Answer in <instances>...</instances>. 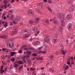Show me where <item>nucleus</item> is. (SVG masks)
<instances>
[{
    "label": "nucleus",
    "mask_w": 75,
    "mask_h": 75,
    "mask_svg": "<svg viewBox=\"0 0 75 75\" xmlns=\"http://www.w3.org/2000/svg\"><path fill=\"white\" fill-rule=\"evenodd\" d=\"M18 27L17 26H15L13 28L15 30L14 32H12L11 33H10V35H14V34H16L18 31V29H17Z\"/></svg>",
    "instance_id": "nucleus-1"
},
{
    "label": "nucleus",
    "mask_w": 75,
    "mask_h": 75,
    "mask_svg": "<svg viewBox=\"0 0 75 75\" xmlns=\"http://www.w3.org/2000/svg\"><path fill=\"white\" fill-rule=\"evenodd\" d=\"M33 31H34V32H35V33H36L38 34L40 33V32L38 31V28L35 27H33Z\"/></svg>",
    "instance_id": "nucleus-2"
},
{
    "label": "nucleus",
    "mask_w": 75,
    "mask_h": 75,
    "mask_svg": "<svg viewBox=\"0 0 75 75\" xmlns=\"http://www.w3.org/2000/svg\"><path fill=\"white\" fill-rule=\"evenodd\" d=\"M57 16L59 18L61 19L63 17V16H64V14L62 13H58L57 14Z\"/></svg>",
    "instance_id": "nucleus-3"
},
{
    "label": "nucleus",
    "mask_w": 75,
    "mask_h": 75,
    "mask_svg": "<svg viewBox=\"0 0 75 75\" xmlns=\"http://www.w3.org/2000/svg\"><path fill=\"white\" fill-rule=\"evenodd\" d=\"M14 43L13 42L9 44V47L12 49H14Z\"/></svg>",
    "instance_id": "nucleus-4"
},
{
    "label": "nucleus",
    "mask_w": 75,
    "mask_h": 75,
    "mask_svg": "<svg viewBox=\"0 0 75 75\" xmlns=\"http://www.w3.org/2000/svg\"><path fill=\"white\" fill-rule=\"evenodd\" d=\"M73 26V25L71 23H70L69 24L68 28L69 31H70V30L72 29V27Z\"/></svg>",
    "instance_id": "nucleus-5"
},
{
    "label": "nucleus",
    "mask_w": 75,
    "mask_h": 75,
    "mask_svg": "<svg viewBox=\"0 0 75 75\" xmlns=\"http://www.w3.org/2000/svg\"><path fill=\"white\" fill-rule=\"evenodd\" d=\"M21 20V17L20 16H17L16 17V21L17 22H18V21H20V20Z\"/></svg>",
    "instance_id": "nucleus-6"
},
{
    "label": "nucleus",
    "mask_w": 75,
    "mask_h": 75,
    "mask_svg": "<svg viewBox=\"0 0 75 75\" xmlns=\"http://www.w3.org/2000/svg\"><path fill=\"white\" fill-rule=\"evenodd\" d=\"M70 11H74V10H75V6H72L70 7Z\"/></svg>",
    "instance_id": "nucleus-7"
},
{
    "label": "nucleus",
    "mask_w": 75,
    "mask_h": 75,
    "mask_svg": "<svg viewBox=\"0 0 75 75\" xmlns=\"http://www.w3.org/2000/svg\"><path fill=\"white\" fill-rule=\"evenodd\" d=\"M33 14V12H32V10H29L28 11V15H31V14Z\"/></svg>",
    "instance_id": "nucleus-8"
},
{
    "label": "nucleus",
    "mask_w": 75,
    "mask_h": 75,
    "mask_svg": "<svg viewBox=\"0 0 75 75\" xmlns=\"http://www.w3.org/2000/svg\"><path fill=\"white\" fill-rule=\"evenodd\" d=\"M71 15L69 14H68L67 16L66 17V20H69V19H70V18H71Z\"/></svg>",
    "instance_id": "nucleus-9"
},
{
    "label": "nucleus",
    "mask_w": 75,
    "mask_h": 75,
    "mask_svg": "<svg viewBox=\"0 0 75 75\" xmlns=\"http://www.w3.org/2000/svg\"><path fill=\"white\" fill-rule=\"evenodd\" d=\"M2 24H4V26H5V28H6L7 27V25H8V23L7 22H2Z\"/></svg>",
    "instance_id": "nucleus-10"
},
{
    "label": "nucleus",
    "mask_w": 75,
    "mask_h": 75,
    "mask_svg": "<svg viewBox=\"0 0 75 75\" xmlns=\"http://www.w3.org/2000/svg\"><path fill=\"white\" fill-rule=\"evenodd\" d=\"M53 23L54 24H57L58 23V21L56 20L55 19L53 18Z\"/></svg>",
    "instance_id": "nucleus-11"
},
{
    "label": "nucleus",
    "mask_w": 75,
    "mask_h": 75,
    "mask_svg": "<svg viewBox=\"0 0 75 75\" xmlns=\"http://www.w3.org/2000/svg\"><path fill=\"white\" fill-rule=\"evenodd\" d=\"M3 65H2L1 66V74H3V72H4V70H3Z\"/></svg>",
    "instance_id": "nucleus-12"
},
{
    "label": "nucleus",
    "mask_w": 75,
    "mask_h": 75,
    "mask_svg": "<svg viewBox=\"0 0 75 75\" xmlns=\"http://www.w3.org/2000/svg\"><path fill=\"white\" fill-rule=\"evenodd\" d=\"M62 30H63V27L62 26L59 27L58 28V31H62Z\"/></svg>",
    "instance_id": "nucleus-13"
},
{
    "label": "nucleus",
    "mask_w": 75,
    "mask_h": 75,
    "mask_svg": "<svg viewBox=\"0 0 75 75\" xmlns=\"http://www.w3.org/2000/svg\"><path fill=\"white\" fill-rule=\"evenodd\" d=\"M14 16L11 15L10 18H9V20H10V21H12V20L14 19Z\"/></svg>",
    "instance_id": "nucleus-14"
},
{
    "label": "nucleus",
    "mask_w": 75,
    "mask_h": 75,
    "mask_svg": "<svg viewBox=\"0 0 75 75\" xmlns=\"http://www.w3.org/2000/svg\"><path fill=\"white\" fill-rule=\"evenodd\" d=\"M31 35L30 34H27L26 35H23V37L25 38V37L26 38V37H29Z\"/></svg>",
    "instance_id": "nucleus-15"
},
{
    "label": "nucleus",
    "mask_w": 75,
    "mask_h": 75,
    "mask_svg": "<svg viewBox=\"0 0 75 75\" xmlns=\"http://www.w3.org/2000/svg\"><path fill=\"white\" fill-rule=\"evenodd\" d=\"M38 54H41V53H43V54H46V52H44V51H40L39 52H38Z\"/></svg>",
    "instance_id": "nucleus-16"
},
{
    "label": "nucleus",
    "mask_w": 75,
    "mask_h": 75,
    "mask_svg": "<svg viewBox=\"0 0 75 75\" xmlns=\"http://www.w3.org/2000/svg\"><path fill=\"white\" fill-rule=\"evenodd\" d=\"M45 24H46V25H48V24H49V22H48V20H46L45 21Z\"/></svg>",
    "instance_id": "nucleus-17"
},
{
    "label": "nucleus",
    "mask_w": 75,
    "mask_h": 75,
    "mask_svg": "<svg viewBox=\"0 0 75 75\" xmlns=\"http://www.w3.org/2000/svg\"><path fill=\"white\" fill-rule=\"evenodd\" d=\"M2 50H3L4 51V52H7L8 49L6 48H3L2 49Z\"/></svg>",
    "instance_id": "nucleus-18"
},
{
    "label": "nucleus",
    "mask_w": 75,
    "mask_h": 75,
    "mask_svg": "<svg viewBox=\"0 0 75 75\" xmlns=\"http://www.w3.org/2000/svg\"><path fill=\"white\" fill-rule=\"evenodd\" d=\"M47 10H49V11H50V12H51V13H52V10H51V8H50V7L49 6H48L47 7Z\"/></svg>",
    "instance_id": "nucleus-19"
},
{
    "label": "nucleus",
    "mask_w": 75,
    "mask_h": 75,
    "mask_svg": "<svg viewBox=\"0 0 75 75\" xmlns=\"http://www.w3.org/2000/svg\"><path fill=\"white\" fill-rule=\"evenodd\" d=\"M61 24L62 26H64L65 25V22H64V21H61Z\"/></svg>",
    "instance_id": "nucleus-20"
},
{
    "label": "nucleus",
    "mask_w": 75,
    "mask_h": 75,
    "mask_svg": "<svg viewBox=\"0 0 75 75\" xmlns=\"http://www.w3.org/2000/svg\"><path fill=\"white\" fill-rule=\"evenodd\" d=\"M26 52L27 54H28V55H29V56H30V54H31V52L30 51H27Z\"/></svg>",
    "instance_id": "nucleus-21"
},
{
    "label": "nucleus",
    "mask_w": 75,
    "mask_h": 75,
    "mask_svg": "<svg viewBox=\"0 0 75 75\" xmlns=\"http://www.w3.org/2000/svg\"><path fill=\"white\" fill-rule=\"evenodd\" d=\"M29 23L30 24H33V21L32 20H30L29 21Z\"/></svg>",
    "instance_id": "nucleus-22"
},
{
    "label": "nucleus",
    "mask_w": 75,
    "mask_h": 75,
    "mask_svg": "<svg viewBox=\"0 0 75 75\" xmlns=\"http://www.w3.org/2000/svg\"><path fill=\"white\" fill-rule=\"evenodd\" d=\"M16 52H12L11 53V56H14V55L15 54Z\"/></svg>",
    "instance_id": "nucleus-23"
},
{
    "label": "nucleus",
    "mask_w": 75,
    "mask_h": 75,
    "mask_svg": "<svg viewBox=\"0 0 75 75\" xmlns=\"http://www.w3.org/2000/svg\"><path fill=\"white\" fill-rule=\"evenodd\" d=\"M49 71L52 73L54 72H55V70L54 69H49Z\"/></svg>",
    "instance_id": "nucleus-24"
},
{
    "label": "nucleus",
    "mask_w": 75,
    "mask_h": 75,
    "mask_svg": "<svg viewBox=\"0 0 75 75\" xmlns=\"http://www.w3.org/2000/svg\"><path fill=\"white\" fill-rule=\"evenodd\" d=\"M32 56L33 57H37V54L36 53H33L32 54Z\"/></svg>",
    "instance_id": "nucleus-25"
},
{
    "label": "nucleus",
    "mask_w": 75,
    "mask_h": 75,
    "mask_svg": "<svg viewBox=\"0 0 75 75\" xmlns=\"http://www.w3.org/2000/svg\"><path fill=\"white\" fill-rule=\"evenodd\" d=\"M27 61L28 62V64H29V65H31V61L29 60H28Z\"/></svg>",
    "instance_id": "nucleus-26"
},
{
    "label": "nucleus",
    "mask_w": 75,
    "mask_h": 75,
    "mask_svg": "<svg viewBox=\"0 0 75 75\" xmlns=\"http://www.w3.org/2000/svg\"><path fill=\"white\" fill-rule=\"evenodd\" d=\"M7 37V36L6 35H3L2 37H1L0 38H6Z\"/></svg>",
    "instance_id": "nucleus-27"
},
{
    "label": "nucleus",
    "mask_w": 75,
    "mask_h": 75,
    "mask_svg": "<svg viewBox=\"0 0 75 75\" xmlns=\"http://www.w3.org/2000/svg\"><path fill=\"white\" fill-rule=\"evenodd\" d=\"M15 2V0H11V1L10 2V3L13 4Z\"/></svg>",
    "instance_id": "nucleus-28"
},
{
    "label": "nucleus",
    "mask_w": 75,
    "mask_h": 75,
    "mask_svg": "<svg viewBox=\"0 0 75 75\" xmlns=\"http://www.w3.org/2000/svg\"><path fill=\"white\" fill-rule=\"evenodd\" d=\"M19 63L20 64H21V65H22V64H24V63L23 62V61H19Z\"/></svg>",
    "instance_id": "nucleus-29"
},
{
    "label": "nucleus",
    "mask_w": 75,
    "mask_h": 75,
    "mask_svg": "<svg viewBox=\"0 0 75 75\" xmlns=\"http://www.w3.org/2000/svg\"><path fill=\"white\" fill-rule=\"evenodd\" d=\"M52 40H53V42H54V43H55V42H57V39H53L52 38Z\"/></svg>",
    "instance_id": "nucleus-30"
},
{
    "label": "nucleus",
    "mask_w": 75,
    "mask_h": 75,
    "mask_svg": "<svg viewBox=\"0 0 75 75\" xmlns=\"http://www.w3.org/2000/svg\"><path fill=\"white\" fill-rule=\"evenodd\" d=\"M22 32V33H27V29L23 30Z\"/></svg>",
    "instance_id": "nucleus-31"
},
{
    "label": "nucleus",
    "mask_w": 75,
    "mask_h": 75,
    "mask_svg": "<svg viewBox=\"0 0 75 75\" xmlns=\"http://www.w3.org/2000/svg\"><path fill=\"white\" fill-rule=\"evenodd\" d=\"M15 39L13 38H11L10 40V41H14Z\"/></svg>",
    "instance_id": "nucleus-32"
},
{
    "label": "nucleus",
    "mask_w": 75,
    "mask_h": 75,
    "mask_svg": "<svg viewBox=\"0 0 75 75\" xmlns=\"http://www.w3.org/2000/svg\"><path fill=\"white\" fill-rule=\"evenodd\" d=\"M45 42H47L48 41H49V39H48V38H46L45 40Z\"/></svg>",
    "instance_id": "nucleus-33"
},
{
    "label": "nucleus",
    "mask_w": 75,
    "mask_h": 75,
    "mask_svg": "<svg viewBox=\"0 0 75 75\" xmlns=\"http://www.w3.org/2000/svg\"><path fill=\"white\" fill-rule=\"evenodd\" d=\"M62 52L63 55H65V54H66V52H64V50H62Z\"/></svg>",
    "instance_id": "nucleus-34"
},
{
    "label": "nucleus",
    "mask_w": 75,
    "mask_h": 75,
    "mask_svg": "<svg viewBox=\"0 0 75 75\" xmlns=\"http://www.w3.org/2000/svg\"><path fill=\"white\" fill-rule=\"evenodd\" d=\"M4 4L5 5H7V3H8L7 0H5V1H4Z\"/></svg>",
    "instance_id": "nucleus-35"
},
{
    "label": "nucleus",
    "mask_w": 75,
    "mask_h": 75,
    "mask_svg": "<svg viewBox=\"0 0 75 75\" xmlns=\"http://www.w3.org/2000/svg\"><path fill=\"white\" fill-rule=\"evenodd\" d=\"M24 47H23V46H22L20 48V50H24Z\"/></svg>",
    "instance_id": "nucleus-36"
},
{
    "label": "nucleus",
    "mask_w": 75,
    "mask_h": 75,
    "mask_svg": "<svg viewBox=\"0 0 75 75\" xmlns=\"http://www.w3.org/2000/svg\"><path fill=\"white\" fill-rule=\"evenodd\" d=\"M14 65H15V67H18V64H17L16 63H15Z\"/></svg>",
    "instance_id": "nucleus-37"
},
{
    "label": "nucleus",
    "mask_w": 75,
    "mask_h": 75,
    "mask_svg": "<svg viewBox=\"0 0 75 75\" xmlns=\"http://www.w3.org/2000/svg\"><path fill=\"white\" fill-rule=\"evenodd\" d=\"M16 60V59L14 57H13L12 59V62H14Z\"/></svg>",
    "instance_id": "nucleus-38"
},
{
    "label": "nucleus",
    "mask_w": 75,
    "mask_h": 75,
    "mask_svg": "<svg viewBox=\"0 0 75 75\" xmlns=\"http://www.w3.org/2000/svg\"><path fill=\"white\" fill-rule=\"evenodd\" d=\"M27 33H30L31 32V30H30L26 29Z\"/></svg>",
    "instance_id": "nucleus-39"
},
{
    "label": "nucleus",
    "mask_w": 75,
    "mask_h": 75,
    "mask_svg": "<svg viewBox=\"0 0 75 75\" xmlns=\"http://www.w3.org/2000/svg\"><path fill=\"white\" fill-rule=\"evenodd\" d=\"M23 66H21L19 68V70H21V69L23 68Z\"/></svg>",
    "instance_id": "nucleus-40"
},
{
    "label": "nucleus",
    "mask_w": 75,
    "mask_h": 75,
    "mask_svg": "<svg viewBox=\"0 0 75 75\" xmlns=\"http://www.w3.org/2000/svg\"><path fill=\"white\" fill-rule=\"evenodd\" d=\"M13 24H14V25H16V24H17V22H15V21H13Z\"/></svg>",
    "instance_id": "nucleus-41"
},
{
    "label": "nucleus",
    "mask_w": 75,
    "mask_h": 75,
    "mask_svg": "<svg viewBox=\"0 0 75 75\" xmlns=\"http://www.w3.org/2000/svg\"><path fill=\"white\" fill-rule=\"evenodd\" d=\"M6 14L5 13L3 14H2V17H4V16H6Z\"/></svg>",
    "instance_id": "nucleus-42"
},
{
    "label": "nucleus",
    "mask_w": 75,
    "mask_h": 75,
    "mask_svg": "<svg viewBox=\"0 0 75 75\" xmlns=\"http://www.w3.org/2000/svg\"><path fill=\"white\" fill-rule=\"evenodd\" d=\"M50 37V36L48 35H46L45 36V38H49Z\"/></svg>",
    "instance_id": "nucleus-43"
},
{
    "label": "nucleus",
    "mask_w": 75,
    "mask_h": 75,
    "mask_svg": "<svg viewBox=\"0 0 75 75\" xmlns=\"http://www.w3.org/2000/svg\"><path fill=\"white\" fill-rule=\"evenodd\" d=\"M36 11H37V12H38L39 13H41V12L38 9L36 10Z\"/></svg>",
    "instance_id": "nucleus-44"
},
{
    "label": "nucleus",
    "mask_w": 75,
    "mask_h": 75,
    "mask_svg": "<svg viewBox=\"0 0 75 75\" xmlns=\"http://www.w3.org/2000/svg\"><path fill=\"white\" fill-rule=\"evenodd\" d=\"M50 59H52L53 57H54V56L53 55H50Z\"/></svg>",
    "instance_id": "nucleus-45"
},
{
    "label": "nucleus",
    "mask_w": 75,
    "mask_h": 75,
    "mask_svg": "<svg viewBox=\"0 0 75 75\" xmlns=\"http://www.w3.org/2000/svg\"><path fill=\"white\" fill-rule=\"evenodd\" d=\"M22 60H24V59H25V56H24V57H23L22 58Z\"/></svg>",
    "instance_id": "nucleus-46"
},
{
    "label": "nucleus",
    "mask_w": 75,
    "mask_h": 75,
    "mask_svg": "<svg viewBox=\"0 0 75 75\" xmlns=\"http://www.w3.org/2000/svg\"><path fill=\"white\" fill-rule=\"evenodd\" d=\"M33 45H34L35 46V45H37V43L36 42L33 43Z\"/></svg>",
    "instance_id": "nucleus-47"
},
{
    "label": "nucleus",
    "mask_w": 75,
    "mask_h": 75,
    "mask_svg": "<svg viewBox=\"0 0 75 75\" xmlns=\"http://www.w3.org/2000/svg\"><path fill=\"white\" fill-rule=\"evenodd\" d=\"M10 25H13V22H10Z\"/></svg>",
    "instance_id": "nucleus-48"
},
{
    "label": "nucleus",
    "mask_w": 75,
    "mask_h": 75,
    "mask_svg": "<svg viewBox=\"0 0 75 75\" xmlns=\"http://www.w3.org/2000/svg\"><path fill=\"white\" fill-rule=\"evenodd\" d=\"M30 56H29V55H27L26 56H25V58H29V57H30Z\"/></svg>",
    "instance_id": "nucleus-49"
},
{
    "label": "nucleus",
    "mask_w": 75,
    "mask_h": 75,
    "mask_svg": "<svg viewBox=\"0 0 75 75\" xmlns=\"http://www.w3.org/2000/svg\"><path fill=\"white\" fill-rule=\"evenodd\" d=\"M61 49H63V48L64 47H63V45H62V44L61 45Z\"/></svg>",
    "instance_id": "nucleus-50"
},
{
    "label": "nucleus",
    "mask_w": 75,
    "mask_h": 75,
    "mask_svg": "<svg viewBox=\"0 0 75 75\" xmlns=\"http://www.w3.org/2000/svg\"><path fill=\"white\" fill-rule=\"evenodd\" d=\"M36 42V43L37 45H38V44H39L40 43V42L39 41Z\"/></svg>",
    "instance_id": "nucleus-51"
},
{
    "label": "nucleus",
    "mask_w": 75,
    "mask_h": 75,
    "mask_svg": "<svg viewBox=\"0 0 75 75\" xmlns=\"http://www.w3.org/2000/svg\"><path fill=\"white\" fill-rule=\"evenodd\" d=\"M36 21H40V18H36Z\"/></svg>",
    "instance_id": "nucleus-52"
},
{
    "label": "nucleus",
    "mask_w": 75,
    "mask_h": 75,
    "mask_svg": "<svg viewBox=\"0 0 75 75\" xmlns=\"http://www.w3.org/2000/svg\"><path fill=\"white\" fill-rule=\"evenodd\" d=\"M70 71H71V73H73L74 72V70H73V69H70Z\"/></svg>",
    "instance_id": "nucleus-53"
},
{
    "label": "nucleus",
    "mask_w": 75,
    "mask_h": 75,
    "mask_svg": "<svg viewBox=\"0 0 75 75\" xmlns=\"http://www.w3.org/2000/svg\"><path fill=\"white\" fill-rule=\"evenodd\" d=\"M66 65H67L66 64H65L63 66V69H65V67H66Z\"/></svg>",
    "instance_id": "nucleus-54"
},
{
    "label": "nucleus",
    "mask_w": 75,
    "mask_h": 75,
    "mask_svg": "<svg viewBox=\"0 0 75 75\" xmlns=\"http://www.w3.org/2000/svg\"><path fill=\"white\" fill-rule=\"evenodd\" d=\"M23 62H25L26 64H27V62H26V60H25V59L23 60Z\"/></svg>",
    "instance_id": "nucleus-55"
},
{
    "label": "nucleus",
    "mask_w": 75,
    "mask_h": 75,
    "mask_svg": "<svg viewBox=\"0 0 75 75\" xmlns=\"http://www.w3.org/2000/svg\"><path fill=\"white\" fill-rule=\"evenodd\" d=\"M4 7L5 8H7V5L5 4V5L4 6Z\"/></svg>",
    "instance_id": "nucleus-56"
},
{
    "label": "nucleus",
    "mask_w": 75,
    "mask_h": 75,
    "mask_svg": "<svg viewBox=\"0 0 75 75\" xmlns=\"http://www.w3.org/2000/svg\"><path fill=\"white\" fill-rule=\"evenodd\" d=\"M12 65H11L10 66V67H11L10 68V69H13V67H12Z\"/></svg>",
    "instance_id": "nucleus-57"
},
{
    "label": "nucleus",
    "mask_w": 75,
    "mask_h": 75,
    "mask_svg": "<svg viewBox=\"0 0 75 75\" xmlns=\"http://www.w3.org/2000/svg\"><path fill=\"white\" fill-rule=\"evenodd\" d=\"M23 52V50H20L19 51V53H21Z\"/></svg>",
    "instance_id": "nucleus-58"
},
{
    "label": "nucleus",
    "mask_w": 75,
    "mask_h": 75,
    "mask_svg": "<svg viewBox=\"0 0 75 75\" xmlns=\"http://www.w3.org/2000/svg\"><path fill=\"white\" fill-rule=\"evenodd\" d=\"M42 49V46L40 47H39L38 48V49H39V50H41V49Z\"/></svg>",
    "instance_id": "nucleus-59"
},
{
    "label": "nucleus",
    "mask_w": 75,
    "mask_h": 75,
    "mask_svg": "<svg viewBox=\"0 0 75 75\" xmlns=\"http://www.w3.org/2000/svg\"><path fill=\"white\" fill-rule=\"evenodd\" d=\"M67 64L68 65H70L71 63L69 62H67Z\"/></svg>",
    "instance_id": "nucleus-60"
},
{
    "label": "nucleus",
    "mask_w": 75,
    "mask_h": 75,
    "mask_svg": "<svg viewBox=\"0 0 75 75\" xmlns=\"http://www.w3.org/2000/svg\"><path fill=\"white\" fill-rule=\"evenodd\" d=\"M55 54L56 55H58V54H59V52H57Z\"/></svg>",
    "instance_id": "nucleus-61"
},
{
    "label": "nucleus",
    "mask_w": 75,
    "mask_h": 75,
    "mask_svg": "<svg viewBox=\"0 0 75 75\" xmlns=\"http://www.w3.org/2000/svg\"><path fill=\"white\" fill-rule=\"evenodd\" d=\"M43 1L44 2H47L48 1H47V0H44Z\"/></svg>",
    "instance_id": "nucleus-62"
},
{
    "label": "nucleus",
    "mask_w": 75,
    "mask_h": 75,
    "mask_svg": "<svg viewBox=\"0 0 75 75\" xmlns=\"http://www.w3.org/2000/svg\"><path fill=\"white\" fill-rule=\"evenodd\" d=\"M35 58L37 59V57L33 58V60H34V61L35 60Z\"/></svg>",
    "instance_id": "nucleus-63"
},
{
    "label": "nucleus",
    "mask_w": 75,
    "mask_h": 75,
    "mask_svg": "<svg viewBox=\"0 0 75 75\" xmlns=\"http://www.w3.org/2000/svg\"><path fill=\"white\" fill-rule=\"evenodd\" d=\"M66 42H66L67 44H68L69 41L68 40H66Z\"/></svg>",
    "instance_id": "nucleus-64"
}]
</instances>
